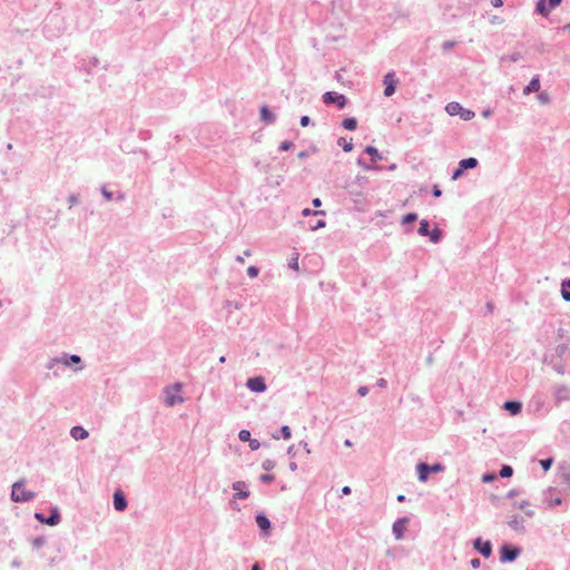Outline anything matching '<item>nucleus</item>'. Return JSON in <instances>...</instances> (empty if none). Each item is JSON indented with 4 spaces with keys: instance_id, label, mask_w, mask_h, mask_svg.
<instances>
[{
    "instance_id": "bb28decb",
    "label": "nucleus",
    "mask_w": 570,
    "mask_h": 570,
    "mask_svg": "<svg viewBox=\"0 0 570 570\" xmlns=\"http://www.w3.org/2000/svg\"><path fill=\"white\" fill-rule=\"evenodd\" d=\"M59 519H60V517H59V514H58V513H57V511H56V512H53V514H51L48 519H46V522H45V523H47V524H49V525H56V524H58Z\"/></svg>"
},
{
    "instance_id": "c03bdc74",
    "label": "nucleus",
    "mask_w": 570,
    "mask_h": 570,
    "mask_svg": "<svg viewBox=\"0 0 570 570\" xmlns=\"http://www.w3.org/2000/svg\"><path fill=\"white\" fill-rule=\"evenodd\" d=\"M494 479H495V475H494V474H484V475L482 476V481H483V482H491V481H493Z\"/></svg>"
},
{
    "instance_id": "5fc2aeb1",
    "label": "nucleus",
    "mask_w": 570,
    "mask_h": 570,
    "mask_svg": "<svg viewBox=\"0 0 570 570\" xmlns=\"http://www.w3.org/2000/svg\"><path fill=\"white\" fill-rule=\"evenodd\" d=\"M70 361H71L72 363H78V362H80V357H79V356H77V355H72V356L70 357Z\"/></svg>"
},
{
    "instance_id": "423d86ee",
    "label": "nucleus",
    "mask_w": 570,
    "mask_h": 570,
    "mask_svg": "<svg viewBox=\"0 0 570 570\" xmlns=\"http://www.w3.org/2000/svg\"><path fill=\"white\" fill-rule=\"evenodd\" d=\"M562 0H538L535 12L542 17H548L551 10L560 6Z\"/></svg>"
},
{
    "instance_id": "a211bd4d",
    "label": "nucleus",
    "mask_w": 570,
    "mask_h": 570,
    "mask_svg": "<svg viewBox=\"0 0 570 570\" xmlns=\"http://www.w3.org/2000/svg\"><path fill=\"white\" fill-rule=\"evenodd\" d=\"M70 433L71 436L77 441L85 440L88 438V432L81 426H73Z\"/></svg>"
},
{
    "instance_id": "412c9836",
    "label": "nucleus",
    "mask_w": 570,
    "mask_h": 570,
    "mask_svg": "<svg viewBox=\"0 0 570 570\" xmlns=\"http://www.w3.org/2000/svg\"><path fill=\"white\" fill-rule=\"evenodd\" d=\"M504 409L510 411L511 414L515 415V414L520 413V411H521V403L514 402V401H509V402L504 403Z\"/></svg>"
},
{
    "instance_id": "f8f14e48",
    "label": "nucleus",
    "mask_w": 570,
    "mask_h": 570,
    "mask_svg": "<svg viewBox=\"0 0 570 570\" xmlns=\"http://www.w3.org/2000/svg\"><path fill=\"white\" fill-rule=\"evenodd\" d=\"M474 548L478 549L480 553L485 558L491 556L492 547L489 541L482 542L481 539H476L474 542Z\"/></svg>"
},
{
    "instance_id": "5701e85b",
    "label": "nucleus",
    "mask_w": 570,
    "mask_h": 570,
    "mask_svg": "<svg viewBox=\"0 0 570 570\" xmlns=\"http://www.w3.org/2000/svg\"><path fill=\"white\" fill-rule=\"evenodd\" d=\"M567 287L570 288V279H567L562 283V297L564 301L570 302V292H567Z\"/></svg>"
},
{
    "instance_id": "bf43d9fd",
    "label": "nucleus",
    "mask_w": 570,
    "mask_h": 570,
    "mask_svg": "<svg viewBox=\"0 0 570 570\" xmlns=\"http://www.w3.org/2000/svg\"><path fill=\"white\" fill-rule=\"evenodd\" d=\"M302 214H303L304 216H308V215H311V214H312V212H311V209L305 208V209L302 212Z\"/></svg>"
},
{
    "instance_id": "13d9d810",
    "label": "nucleus",
    "mask_w": 570,
    "mask_h": 570,
    "mask_svg": "<svg viewBox=\"0 0 570 570\" xmlns=\"http://www.w3.org/2000/svg\"><path fill=\"white\" fill-rule=\"evenodd\" d=\"M36 518L41 522H46V519L40 513H36Z\"/></svg>"
},
{
    "instance_id": "603ef678",
    "label": "nucleus",
    "mask_w": 570,
    "mask_h": 570,
    "mask_svg": "<svg viewBox=\"0 0 570 570\" xmlns=\"http://www.w3.org/2000/svg\"><path fill=\"white\" fill-rule=\"evenodd\" d=\"M342 493H343L344 495H348V494L351 493V488H350V487H347V485H346V487H344V488L342 489Z\"/></svg>"
},
{
    "instance_id": "f3484780",
    "label": "nucleus",
    "mask_w": 570,
    "mask_h": 570,
    "mask_svg": "<svg viewBox=\"0 0 570 570\" xmlns=\"http://www.w3.org/2000/svg\"><path fill=\"white\" fill-rule=\"evenodd\" d=\"M459 165L463 170L473 169L479 165V160L474 157H469L460 160Z\"/></svg>"
},
{
    "instance_id": "37998d69",
    "label": "nucleus",
    "mask_w": 570,
    "mask_h": 570,
    "mask_svg": "<svg viewBox=\"0 0 570 570\" xmlns=\"http://www.w3.org/2000/svg\"><path fill=\"white\" fill-rule=\"evenodd\" d=\"M259 445H261V444H259V442H258L257 440H250V441H249V448H250L252 450H257V449L259 448Z\"/></svg>"
},
{
    "instance_id": "a18cd8bd",
    "label": "nucleus",
    "mask_w": 570,
    "mask_h": 570,
    "mask_svg": "<svg viewBox=\"0 0 570 570\" xmlns=\"http://www.w3.org/2000/svg\"><path fill=\"white\" fill-rule=\"evenodd\" d=\"M357 393L361 395V396H365L367 395L368 393V389L366 386H361L357 391Z\"/></svg>"
},
{
    "instance_id": "cd10ccee",
    "label": "nucleus",
    "mask_w": 570,
    "mask_h": 570,
    "mask_svg": "<svg viewBox=\"0 0 570 570\" xmlns=\"http://www.w3.org/2000/svg\"><path fill=\"white\" fill-rule=\"evenodd\" d=\"M417 219V215L414 214V213H410V214H406L405 216H403L402 218V224H410V223H413Z\"/></svg>"
},
{
    "instance_id": "774afa93",
    "label": "nucleus",
    "mask_w": 570,
    "mask_h": 570,
    "mask_svg": "<svg viewBox=\"0 0 570 570\" xmlns=\"http://www.w3.org/2000/svg\"><path fill=\"white\" fill-rule=\"evenodd\" d=\"M252 570H259V568H258V566H257V564H255V566L252 568Z\"/></svg>"
},
{
    "instance_id": "9b49d317",
    "label": "nucleus",
    "mask_w": 570,
    "mask_h": 570,
    "mask_svg": "<svg viewBox=\"0 0 570 570\" xmlns=\"http://www.w3.org/2000/svg\"><path fill=\"white\" fill-rule=\"evenodd\" d=\"M259 114L261 120L267 125H272L276 120L275 114L266 105L261 107Z\"/></svg>"
},
{
    "instance_id": "f704fd0d",
    "label": "nucleus",
    "mask_w": 570,
    "mask_h": 570,
    "mask_svg": "<svg viewBox=\"0 0 570 570\" xmlns=\"http://www.w3.org/2000/svg\"><path fill=\"white\" fill-rule=\"evenodd\" d=\"M464 170L461 168V166L458 164V167L453 169L451 178H459Z\"/></svg>"
},
{
    "instance_id": "4d7b16f0",
    "label": "nucleus",
    "mask_w": 570,
    "mask_h": 570,
    "mask_svg": "<svg viewBox=\"0 0 570 570\" xmlns=\"http://www.w3.org/2000/svg\"><path fill=\"white\" fill-rule=\"evenodd\" d=\"M313 205H314L315 207H320V206H321V200H320V198H315V199L313 200Z\"/></svg>"
},
{
    "instance_id": "473e14b6",
    "label": "nucleus",
    "mask_w": 570,
    "mask_h": 570,
    "mask_svg": "<svg viewBox=\"0 0 570 570\" xmlns=\"http://www.w3.org/2000/svg\"><path fill=\"white\" fill-rule=\"evenodd\" d=\"M281 433H282V436L285 439V440H289L292 438V432H291V429L289 426L287 425H284L281 430Z\"/></svg>"
},
{
    "instance_id": "ddd939ff",
    "label": "nucleus",
    "mask_w": 570,
    "mask_h": 570,
    "mask_svg": "<svg viewBox=\"0 0 570 570\" xmlns=\"http://www.w3.org/2000/svg\"><path fill=\"white\" fill-rule=\"evenodd\" d=\"M114 507L117 511H124L127 507V501L120 490L114 493Z\"/></svg>"
},
{
    "instance_id": "f257e3e1",
    "label": "nucleus",
    "mask_w": 570,
    "mask_h": 570,
    "mask_svg": "<svg viewBox=\"0 0 570 570\" xmlns=\"http://www.w3.org/2000/svg\"><path fill=\"white\" fill-rule=\"evenodd\" d=\"M364 154L370 156V161H366L363 157H360L357 159V164L361 167L365 168V169H374V170L389 169V170H393L396 167L395 164H390V165H386V166L385 165H379L377 163L383 160V156L377 150V148H375L374 146L365 147Z\"/></svg>"
},
{
    "instance_id": "7c9ffc66",
    "label": "nucleus",
    "mask_w": 570,
    "mask_h": 570,
    "mask_svg": "<svg viewBox=\"0 0 570 570\" xmlns=\"http://www.w3.org/2000/svg\"><path fill=\"white\" fill-rule=\"evenodd\" d=\"M538 99L542 104H548L550 101V96L547 91H541L538 95Z\"/></svg>"
},
{
    "instance_id": "0e129e2a",
    "label": "nucleus",
    "mask_w": 570,
    "mask_h": 570,
    "mask_svg": "<svg viewBox=\"0 0 570 570\" xmlns=\"http://www.w3.org/2000/svg\"><path fill=\"white\" fill-rule=\"evenodd\" d=\"M440 195H441L440 189H438V188L435 187V188H434V196H436V197H438V196H440Z\"/></svg>"
},
{
    "instance_id": "20e7f679",
    "label": "nucleus",
    "mask_w": 570,
    "mask_h": 570,
    "mask_svg": "<svg viewBox=\"0 0 570 570\" xmlns=\"http://www.w3.org/2000/svg\"><path fill=\"white\" fill-rule=\"evenodd\" d=\"M11 498L14 502H26L33 498V493L26 491L22 482H16L12 485Z\"/></svg>"
},
{
    "instance_id": "39448f33",
    "label": "nucleus",
    "mask_w": 570,
    "mask_h": 570,
    "mask_svg": "<svg viewBox=\"0 0 570 570\" xmlns=\"http://www.w3.org/2000/svg\"><path fill=\"white\" fill-rule=\"evenodd\" d=\"M181 392V385L179 383L174 384L173 386H169L166 389V404L168 406H173L176 403H181L183 397L180 395Z\"/></svg>"
},
{
    "instance_id": "49530a36",
    "label": "nucleus",
    "mask_w": 570,
    "mask_h": 570,
    "mask_svg": "<svg viewBox=\"0 0 570 570\" xmlns=\"http://www.w3.org/2000/svg\"><path fill=\"white\" fill-rule=\"evenodd\" d=\"M324 226H325V222H324V220H318V222L316 223V225H314V226H312V227H311V229H312V230H315V229L322 228V227H324Z\"/></svg>"
},
{
    "instance_id": "052dcab7",
    "label": "nucleus",
    "mask_w": 570,
    "mask_h": 570,
    "mask_svg": "<svg viewBox=\"0 0 570 570\" xmlns=\"http://www.w3.org/2000/svg\"><path fill=\"white\" fill-rule=\"evenodd\" d=\"M491 110L490 109H487L482 112L483 117H489L491 115Z\"/></svg>"
},
{
    "instance_id": "aec40b11",
    "label": "nucleus",
    "mask_w": 570,
    "mask_h": 570,
    "mask_svg": "<svg viewBox=\"0 0 570 570\" xmlns=\"http://www.w3.org/2000/svg\"><path fill=\"white\" fill-rule=\"evenodd\" d=\"M342 126L346 130H355L357 128V119L355 117H347L342 121Z\"/></svg>"
},
{
    "instance_id": "c756f323",
    "label": "nucleus",
    "mask_w": 570,
    "mask_h": 570,
    "mask_svg": "<svg viewBox=\"0 0 570 570\" xmlns=\"http://www.w3.org/2000/svg\"><path fill=\"white\" fill-rule=\"evenodd\" d=\"M294 146V144L289 140H285L283 142H281L279 147H278V150L281 151H287L289 150L292 147Z\"/></svg>"
},
{
    "instance_id": "a19ab883",
    "label": "nucleus",
    "mask_w": 570,
    "mask_h": 570,
    "mask_svg": "<svg viewBox=\"0 0 570 570\" xmlns=\"http://www.w3.org/2000/svg\"><path fill=\"white\" fill-rule=\"evenodd\" d=\"M261 480H262L263 482H265V483H267V482H272V481L274 480V475H272V474H263V475L261 476Z\"/></svg>"
},
{
    "instance_id": "6e6d98bb",
    "label": "nucleus",
    "mask_w": 570,
    "mask_h": 570,
    "mask_svg": "<svg viewBox=\"0 0 570 570\" xmlns=\"http://www.w3.org/2000/svg\"><path fill=\"white\" fill-rule=\"evenodd\" d=\"M297 156L298 158H305L308 156V151H301Z\"/></svg>"
},
{
    "instance_id": "4be33fe9",
    "label": "nucleus",
    "mask_w": 570,
    "mask_h": 570,
    "mask_svg": "<svg viewBox=\"0 0 570 570\" xmlns=\"http://www.w3.org/2000/svg\"><path fill=\"white\" fill-rule=\"evenodd\" d=\"M337 144H338V146H341V147H342V149H343L345 153H350V151H352V150H353V148H354V145H353L352 140H351V141H346V139H345V138H343V137L338 138Z\"/></svg>"
},
{
    "instance_id": "2eb2a0df",
    "label": "nucleus",
    "mask_w": 570,
    "mask_h": 570,
    "mask_svg": "<svg viewBox=\"0 0 570 570\" xmlns=\"http://www.w3.org/2000/svg\"><path fill=\"white\" fill-rule=\"evenodd\" d=\"M407 523V519H400L393 524V533L397 540L402 539L403 533L405 531V525Z\"/></svg>"
},
{
    "instance_id": "a878e982",
    "label": "nucleus",
    "mask_w": 570,
    "mask_h": 570,
    "mask_svg": "<svg viewBox=\"0 0 570 570\" xmlns=\"http://www.w3.org/2000/svg\"><path fill=\"white\" fill-rule=\"evenodd\" d=\"M512 473H513V470L510 465H503L502 469L500 470L501 478H509L512 475Z\"/></svg>"
},
{
    "instance_id": "e433bc0d",
    "label": "nucleus",
    "mask_w": 570,
    "mask_h": 570,
    "mask_svg": "<svg viewBox=\"0 0 570 570\" xmlns=\"http://www.w3.org/2000/svg\"><path fill=\"white\" fill-rule=\"evenodd\" d=\"M509 59H510V61H512V62H518L519 60H521V59H522V55H521V52H513V53H511V55L509 56Z\"/></svg>"
},
{
    "instance_id": "4468645a",
    "label": "nucleus",
    "mask_w": 570,
    "mask_h": 570,
    "mask_svg": "<svg viewBox=\"0 0 570 570\" xmlns=\"http://www.w3.org/2000/svg\"><path fill=\"white\" fill-rule=\"evenodd\" d=\"M540 90V78L538 75L531 78L530 82L524 87L523 95H530Z\"/></svg>"
},
{
    "instance_id": "f03ea898",
    "label": "nucleus",
    "mask_w": 570,
    "mask_h": 570,
    "mask_svg": "<svg viewBox=\"0 0 570 570\" xmlns=\"http://www.w3.org/2000/svg\"><path fill=\"white\" fill-rule=\"evenodd\" d=\"M445 110L450 116H460V118L465 121L473 119L475 116L474 111L462 107V105L456 101L449 102Z\"/></svg>"
},
{
    "instance_id": "4c0bfd02",
    "label": "nucleus",
    "mask_w": 570,
    "mask_h": 570,
    "mask_svg": "<svg viewBox=\"0 0 570 570\" xmlns=\"http://www.w3.org/2000/svg\"><path fill=\"white\" fill-rule=\"evenodd\" d=\"M57 18H58L57 16H48L47 17L46 24L43 27L45 32H48V28H49L50 23L53 22V20H56Z\"/></svg>"
},
{
    "instance_id": "7ed1b4c3",
    "label": "nucleus",
    "mask_w": 570,
    "mask_h": 570,
    "mask_svg": "<svg viewBox=\"0 0 570 570\" xmlns=\"http://www.w3.org/2000/svg\"><path fill=\"white\" fill-rule=\"evenodd\" d=\"M322 99L325 105H335L340 110L344 109L348 102L343 94L336 91H326Z\"/></svg>"
},
{
    "instance_id": "09e8293b",
    "label": "nucleus",
    "mask_w": 570,
    "mask_h": 570,
    "mask_svg": "<svg viewBox=\"0 0 570 570\" xmlns=\"http://www.w3.org/2000/svg\"><path fill=\"white\" fill-rule=\"evenodd\" d=\"M491 4L494 7V8H500L503 6V1L502 0H490Z\"/></svg>"
},
{
    "instance_id": "ea45409f",
    "label": "nucleus",
    "mask_w": 570,
    "mask_h": 570,
    "mask_svg": "<svg viewBox=\"0 0 570 570\" xmlns=\"http://www.w3.org/2000/svg\"><path fill=\"white\" fill-rule=\"evenodd\" d=\"M247 274L249 275V277L254 278L258 275V269L255 266H249L247 268Z\"/></svg>"
},
{
    "instance_id": "58836bf2",
    "label": "nucleus",
    "mask_w": 570,
    "mask_h": 570,
    "mask_svg": "<svg viewBox=\"0 0 570 570\" xmlns=\"http://www.w3.org/2000/svg\"><path fill=\"white\" fill-rule=\"evenodd\" d=\"M312 122L308 116H302L299 119V124L302 127H307Z\"/></svg>"
},
{
    "instance_id": "c9c22d12",
    "label": "nucleus",
    "mask_w": 570,
    "mask_h": 570,
    "mask_svg": "<svg viewBox=\"0 0 570 570\" xmlns=\"http://www.w3.org/2000/svg\"><path fill=\"white\" fill-rule=\"evenodd\" d=\"M541 466L544 471L549 470L552 464V459H546L540 461Z\"/></svg>"
},
{
    "instance_id": "393cba45",
    "label": "nucleus",
    "mask_w": 570,
    "mask_h": 570,
    "mask_svg": "<svg viewBox=\"0 0 570 570\" xmlns=\"http://www.w3.org/2000/svg\"><path fill=\"white\" fill-rule=\"evenodd\" d=\"M429 223L428 220H422L420 223V227H419V234L422 235V236H429L430 234V229H429Z\"/></svg>"
},
{
    "instance_id": "b1692460",
    "label": "nucleus",
    "mask_w": 570,
    "mask_h": 570,
    "mask_svg": "<svg viewBox=\"0 0 570 570\" xmlns=\"http://www.w3.org/2000/svg\"><path fill=\"white\" fill-rule=\"evenodd\" d=\"M442 232L439 228H434L432 232H430L429 237L430 240L434 244H436L441 238Z\"/></svg>"
},
{
    "instance_id": "c85d7f7f",
    "label": "nucleus",
    "mask_w": 570,
    "mask_h": 570,
    "mask_svg": "<svg viewBox=\"0 0 570 570\" xmlns=\"http://www.w3.org/2000/svg\"><path fill=\"white\" fill-rule=\"evenodd\" d=\"M238 438L243 442H249L250 441V432L247 430H242L238 434Z\"/></svg>"
},
{
    "instance_id": "8fccbe9b",
    "label": "nucleus",
    "mask_w": 570,
    "mask_h": 570,
    "mask_svg": "<svg viewBox=\"0 0 570 570\" xmlns=\"http://www.w3.org/2000/svg\"><path fill=\"white\" fill-rule=\"evenodd\" d=\"M274 466V463L272 461H266L264 462L263 464V468L266 469V470H269Z\"/></svg>"
},
{
    "instance_id": "3c124183",
    "label": "nucleus",
    "mask_w": 570,
    "mask_h": 570,
    "mask_svg": "<svg viewBox=\"0 0 570 570\" xmlns=\"http://www.w3.org/2000/svg\"><path fill=\"white\" fill-rule=\"evenodd\" d=\"M102 194L108 200L112 198L111 193H109L106 188H102Z\"/></svg>"
},
{
    "instance_id": "dca6fc26",
    "label": "nucleus",
    "mask_w": 570,
    "mask_h": 570,
    "mask_svg": "<svg viewBox=\"0 0 570 570\" xmlns=\"http://www.w3.org/2000/svg\"><path fill=\"white\" fill-rule=\"evenodd\" d=\"M246 484L242 481H237L233 484V489L236 492L235 497L238 499H247L249 497V492L245 490Z\"/></svg>"
},
{
    "instance_id": "de8ad7c7",
    "label": "nucleus",
    "mask_w": 570,
    "mask_h": 570,
    "mask_svg": "<svg viewBox=\"0 0 570 570\" xmlns=\"http://www.w3.org/2000/svg\"><path fill=\"white\" fill-rule=\"evenodd\" d=\"M376 385H377L379 387H381V389H384V387H386L387 383H386V381H385L384 379H379V380L376 381Z\"/></svg>"
},
{
    "instance_id": "6e6552de",
    "label": "nucleus",
    "mask_w": 570,
    "mask_h": 570,
    "mask_svg": "<svg viewBox=\"0 0 570 570\" xmlns=\"http://www.w3.org/2000/svg\"><path fill=\"white\" fill-rule=\"evenodd\" d=\"M399 82V79L395 76L394 71H389L383 79V83L385 86L384 88V96L391 97L394 95L396 90V85Z\"/></svg>"
},
{
    "instance_id": "69168bd1",
    "label": "nucleus",
    "mask_w": 570,
    "mask_h": 570,
    "mask_svg": "<svg viewBox=\"0 0 570 570\" xmlns=\"http://www.w3.org/2000/svg\"><path fill=\"white\" fill-rule=\"evenodd\" d=\"M314 215H325V212L324 210H316V212H314Z\"/></svg>"
},
{
    "instance_id": "72a5a7b5",
    "label": "nucleus",
    "mask_w": 570,
    "mask_h": 570,
    "mask_svg": "<svg viewBox=\"0 0 570 570\" xmlns=\"http://www.w3.org/2000/svg\"><path fill=\"white\" fill-rule=\"evenodd\" d=\"M455 45H456V42H455V41H453V40H448V41H444V42L442 43V49H443L444 51H448V50H451Z\"/></svg>"
},
{
    "instance_id": "2f4dec72",
    "label": "nucleus",
    "mask_w": 570,
    "mask_h": 570,
    "mask_svg": "<svg viewBox=\"0 0 570 570\" xmlns=\"http://www.w3.org/2000/svg\"><path fill=\"white\" fill-rule=\"evenodd\" d=\"M99 63V59L97 57H91L89 61V67L86 68L87 73L91 72V68H96Z\"/></svg>"
},
{
    "instance_id": "6ab92c4d",
    "label": "nucleus",
    "mask_w": 570,
    "mask_h": 570,
    "mask_svg": "<svg viewBox=\"0 0 570 570\" xmlns=\"http://www.w3.org/2000/svg\"><path fill=\"white\" fill-rule=\"evenodd\" d=\"M256 523L265 532L271 528V522L264 514H258L256 517Z\"/></svg>"
},
{
    "instance_id": "0eeeda50",
    "label": "nucleus",
    "mask_w": 570,
    "mask_h": 570,
    "mask_svg": "<svg viewBox=\"0 0 570 570\" xmlns=\"http://www.w3.org/2000/svg\"><path fill=\"white\" fill-rule=\"evenodd\" d=\"M416 470H417V474H419V480L421 482H425L429 478V473L430 472H441L443 471V466L441 464H433V465H428L426 463H419L416 465Z\"/></svg>"
},
{
    "instance_id": "79ce46f5",
    "label": "nucleus",
    "mask_w": 570,
    "mask_h": 570,
    "mask_svg": "<svg viewBox=\"0 0 570 570\" xmlns=\"http://www.w3.org/2000/svg\"><path fill=\"white\" fill-rule=\"evenodd\" d=\"M289 266H291L293 269L298 271V255H296V256L293 258V261H292V263L289 264Z\"/></svg>"
},
{
    "instance_id": "680f3d73",
    "label": "nucleus",
    "mask_w": 570,
    "mask_h": 570,
    "mask_svg": "<svg viewBox=\"0 0 570 570\" xmlns=\"http://www.w3.org/2000/svg\"><path fill=\"white\" fill-rule=\"evenodd\" d=\"M562 31H568L570 32V22L566 26L562 27Z\"/></svg>"
},
{
    "instance_id": "864d4df0",
    "label": "nucleus",
    "mask_w": 570,
    "mask_h": 570,
    "mask_svg": "<svg viewBox=\"0 0 570 570\" xmlns=\"http://www.w3.org/2000/svg\"><path fill=\"white\" fill-rule=\"evenodd\" d=\"M471 566H472L473 568H478V567L480 566V560H479V559H473V560H471Z\"/></svg>"
},
{
    "instance_id": "e2e57ef3",
    "label": "nucleus",
    "mask_w": 570,
    "mask_h": 570,
    "mask_svg": "<svg viewBox=\"0 0 570 570\" xmlns=\"http://www.w3.org/2000/svg\"><path fill=\"white\" fill-rule=\"evenodd\" d=\"M397 501H399V502H403V501H405V497H404L403 494H400V495L397 497Z\"/></svg>"
},
{
    "instance_id": "1a4fd4ad",
    "label": "nucleus",
    "mask_w": 570,
    "mask_h": 570,
    "mask_svg": "<svg viewBox=\"0 0 570 570\" xmlns=\"http://www.w3.org/2000/svg\"><path fill=\"white\" fill-rule=\"evenodd\" d=\"M520 553V550L509 546H503L500 550V560L502 562L513 561Z\"/></svg>"
},
{
    "instance_id": "9d476101",
    "label": "nucleus",
    "mask_w": 570,
    "mask_h": 570,
    "mask_svg": "<svg viewBox=\"0 0 570 570\" xmlns=\"http://www.w3.org/2000/svg\"><path fill=\"white\" fill-rule=\"evenodd\" d=\"M246 385L253 392H264L266 390L265 381L261 376L249 379Z\"/></svg>"
},
{
    "instance_id": "338daca9",
    "label": "nucleus",
    "mask_w": 570,
    "mask_h": 570,
    "mask_svg": "<svg viewBox=\"0 0 570 570\" xmlns=\"http://www.w3.org/2000/svg\"><path fill=\"white\" fill-rule=\"evenodd\" d=\"M345 445H346V446H351V445H352L351 441L346 440V441H345Z\"/></svg>"
}]
</instances>
